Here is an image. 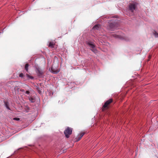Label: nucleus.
Masks as SVG:
<instances>
[{"mask_svg":"<svg viewBox=\"0 0 158 158\" xmlns=\"http://www.w3.org/2000/svg\"><path fill=\"white\" fill-rule=\"evenodd\" d=\"M22 91H24V90L23 89V90H22Z\"/></svg>","mask_w":158,"mask_h":158,"instance_id":"393cba45","label":"nucleus"},{"mask_svg":"<svg viewBox=\"0 0 158 158\" xmlns=\"http://www.w3.org/2000/svg\"><path fill=\"white\" fill-rule=\"evenodd\" d=\"M137 4L136 2H134L130 4L129 6V10H135Z\"/></svg>","mask_w":158,"mask_h":158,"instance_id":"20e7f679","label":"nucleus"},{"mask_svg":"<svg viewBox=\"0 0 158 158\" xmlns=\"http://www.w3.org/2000/svg\"><path fill=\"white\" fill-rule=\"evenodd\" d=\"M73 129L69 127H67L64 131V134L67 138H68L69 135L72 134Z\"/></svg>","mask_w":158,"mask_h":158,"instance_id":"7ed1b4c3","label":"nucleus"},{"mask_svg":"<svg viewBox=\"0 0 158 158\" xmlns=\"http://www.w3.org/2000/svg\"><path fill=\"white\" fill-rule=\"evenodd\" d=\"M151 55H149V57H148V58H149V60L151 58Z\"/></svg>","mask_w":158,"mask_h":158,"instance_id":"5701e85b","label":"nucleus"},{"mask_svg":"<svg viewBox=\"0 0 158 158\" xmlns=\"http://www.w3.org/2000/svg\"><path fill=\"white\" fill-rule=\"evenodd\" d=\"M100 26L99 24L95 25L93 28V29L94 30H98L99 29Z\"/></svg>","mask_w":158,"mask_h":158,"instance_id":"6e6552de","label":"nucleus"},{"mask_svg":"<svg viewBox=\"0 0 158 158\" xmlns=\"http://www.w3.org/2000/svg\"><path fill=\"white\" fill-rule=\"evenodd\" d=\"M55 43L53 42H50L49 43L48 46L51 48H53Z\"/></svg>","mask_w":158,"mask_h":158,"instance_id":"1a4fd4ad","label":"nucleus"},{"mask_svg":"<svg viewBox=\"0 0 158 158\" xmlns=\"http://www.w3.org/2000/svg\"><path fill=\"white\" fill-rule=\"evenodd\" d=\"M87 44L90 47L91 49H93L95 48V45L92 43L91 42H88L87 43Z\"/></svg>","mask_w":158,"mask_h":158,"instance_id":"0eeeda50","label":"nucleus"},{"mask_svg":"<svg viewBox=\"0 0 158 158\" xmlns=\"http://www.w3.org/2000/svg\"><path fill=\"white\" fill-rule=\"evenodd\" d=\"M116 17H113L112 19L108 20L106 22L109 23V26L110 29L111 30H113L114 27V23L116 21Z\"/></svg>","mask_w":158,"mask_h":158,"instance_id":"f257e3e1","label":"nucleus"},{"mask_svg":"<svg viewBox=\"0 0 158 158\" xmlns=\"http://www.w3.org/2000/svg\"><path fill=\"white\" fill-rule=\"evenodd\" d=\"M36 73L38 75L40 76H42L43 73L41 69L39 68H37Z\"/></svg>","mask_w":158,"mask_h":158,"instance_id":"39448f33","label":"nucleus"},{"mask_svg":"<svg viewBox=\"0 0 158 158\" xmlns=\"http://www.w3.org/2000/svg\"><path fill=\"white\" fill-rule=\"evenodd\" d=\"M82 137H81L80 135H78V136L76 138V141H78L80 140Z\"/></svg>","mask_w":158,"mask_h":158,"instance_id":"9b49d317","label":"nucleus"},{"mask_svg":"<svg viewBox=\"0 0 158 158\" xmlns=\"http://www.w3.org/2000/svg\"><path fill=\"white\" fill-rule=\"evenodd\" d=\"M113 99H110L106 101L104 103V105L103 106L102 108V110L104 111L105 110H107L109 107V105L112 102Z\"/></svg>","mask_w":158,"mask_h":158,"instance_id":"f03ea898","label":"nucleus"},{"mask_svg":"<svg viewBox=\"0 0 158 158\" xmlns=\"http://www.w3.org/2000/svg\"><path fill=\"white\" fill-rule=\"evenodd\" d=\"M29 66V65L28 64H26L25 66V69L27 72H28V71Z\"/></svg>","mask_w":158,"mask_h":158,"instance_id":"9d476101","label":"nucleus"},{"mask_svg":"<svg viewBox=\"0 0 158 158\" xmlns=\"http://www.w3.org/2000/svg\"><path fill=\"white\" fill-rule=\"evenodd\" d=\"M13 119L15 120L18 121L20 120V118H13Z\"/></svg>","mask_w":158,"mask_h":158,"instance_id":"aec40b11","label":"nucleus"},{"mask_svg":"<svg viewBox=\"0 0 158 158\" xmlns=\"http://www.w3.org/2000/svg\"><path fill=\"white\" fill-rule=\"evenodd\" d=\"M5 104L6 108L8 110H10V108H9L8 106V103L7 102H5Z\"/></svg>","mask_w":158,"mask_h":158,"instance_id":"ddd939ff","label":"nucleus"},{"mask_svg":"<svg viewBox=\"0 0 158 158\" xmlns=\"http://www.w3.org/2000/svg\"><path fill=\"white\" fill-rule=\"evenodd\" d=\"M12 0H9L8 1V3H10L11 1Z\"/></svg>","mask_w":158,"mask_h":158,"instance_id":"b1692460","label":"nucleus"},{"mask_svg":"<svg viewBox=\"0 0 158 158\" xmlns=\"http://www.w3.org/2000/svg\"><path fill=\"white\" fill-rule=\"evenodd\" d=\"M113 36L115 38H120V36L119 35H118L115 34H113Z\"/></svg>","mask_w":158,"mask_h":158,"instance_id":"a211bd4d","label":"nucleus"},{"mask_svg":"<svg viewBox=\"0 0 158 158\" xmlns=\"http://www.w3.org/2000/svg\"><path fill=\"white\" fill-rule=\"evenodd\" d=\"M30 92L29 91H26V92H25V93L28 95H29V94H30Z\"/></svg>","mask_w":158,"mask_h":158,"instance_id":"4be33fe9","label":"nucleus"},{"mask_svg":"<svg viewBox=\"0 0 158 158\" xmlns=\"http://www.w3.org/2000/svg\"><path fill=\"white\" fill-rule=\"evenodd\" d=\"M85 134V132H82L79 135L80 136H81V137H82Z\"/></svg>","mask_w":158,"mask_h":158,"instance_id":"412c9836","label":"nucleus"},{"mask_svg":"<svg viewBox=\"0 0 158 158\" xmlns=\"http://www.w3.org/2000/svg\"><path fill=\"white\" fill-rule=\"evenodd\" d=\"M29 100L31 102H35V99L32 98L30 97L29 98Z\"/></svg>","mask_w":158,"mask_h":158,"instance_id":"dca6fc26","label":"nucleus"},{"mask_svg":"<svg viewBox=\"0 0 158 158\" xmlns=\"http://www.w3.org/2000/svg\"><path fill=\"white\" fill-rule=\"evenodd\" d=\"M24 76L23 74L22 73H20L19 75V77H23Z\"/></svg>","mask_w":158,"mask_h":158,"instance_id":"6ab92c4d","label":"nucleus"},{"mask_svg":"<svg viewBox=\"0 0 158 158\" xmlns=\"http://www.w3.org/2000/svg\"><path fill=\"white\" fill-rule=\"evenodd\" d=\"M92 52H93L94 53L96 54L98 53L97 50L95 48L93 49H91Z\"/></svg>","mask_w":158,"mask_h":158,"instance_id":"4468645a","label":"nucleus"},{"mask_svg":"<svg viewBox=\"0 0 158 158\" xmlns=\"http://www.w3.org/2000/svg\"><path fill=\"white\" fill-rule=\"evenodd\" d=\"M153 33L156 37H158V33L156 31H154L153 32Z\"/></svg>","mask_w":158,"mask_h":158,"instance_id":"2eb2a0df","label":"nucleus"},{"mask_svg":"<svg viewBox=\"0 0 158 158\" xmlns=\"http://www.w3.org/2000/svg\"><path fill=\"white\" fill-rule=\"evenodd\" d=\"M125 11V12H124L123 13H125L126 14H127V15H129L128 14H127V12H131L132 13H133V11L134 10H124Z\"/></svg>","mask_w":158,"mask_h":158,"instance_id":"f8f14e48","label":"nucleus"},{"mask_svg":"<svg viewBox=\"0 0 158 158\" xmlns=\"http://www.w3.org/2000/svg\"><path fill=\"white\" fill-rule=\"evenodd\" d=\"M13 3H12L11 5H12V4H13Z\"/></svg>","mask_w":158,"mask_h":158,"instance_id":"a878e982","label":"nucleus"},{"mask_svg":"<svg viewBox=\"0 0 158 158\" xmlns=\"http://www.w3.org/2000/svg\"><path fill=\"white\" fill-rule=\"evenodd\" d=\"M26 75L27 76V77H28V78H30V79H33V77H32V76H31L29 75L28 74H26Z\"/></svg>","mask_w":158,"mask_h":158,"instance_id":"f3484780","label":"nucleus"},{"mask_svg":"<svg viewBox=\"0 0 158 158\" xmlns=\"http://www.w3.org/2000/svg\"><path fill=\"white\" fill-rule=\"evenodd\" d=\"M51 71L54 74H56L59 73L60 71L58 69H55L53 67H52L51 68Z\"/></svg>","mask_w":158,"mask_h":158,"instance_id":"423d86ee","label":"nucleus"}]
</instances>
